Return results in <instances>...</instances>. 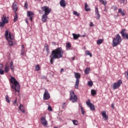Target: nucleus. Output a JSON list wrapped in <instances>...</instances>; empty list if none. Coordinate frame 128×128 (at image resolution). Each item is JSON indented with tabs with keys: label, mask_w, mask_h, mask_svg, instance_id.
I'll list each match as a JSON object with an SVG mask.
<instances>
[{
	"label": "nucleus",
	"mask_w": 128,
	"mask_h": 128,
	"mask_svg": "<svg viewBox=\"0 0 128 128\" xmlns=\"http://www.w3.org/2000/svg\"><path fill=\"white\" fill-rule=\"evenodd\" d=\"M80 108H81V112H82V116H84V114L86 112L84 111V108L82 106H80Z\"/></svg>",
	"instance_id": "2f4dec72"
},
{
	"label": "nucleus",
	"mask_w": 128,
	"mask_h": 128,
	"mask_svg": "<svg viewBox=\"0 0 128 128\" xmlns=\"http://www.w3.org/2000/svg\"><path fill=\"white\" fill-rule=\"evenodd\" d=\"M120 34H122V36L124 38L125 40H128V34L126 33V28L122 29Z\"/></svg>",
	"instance_id": "9b49d317"
},
{
	"label": "nucleus",
	"mask_w": 128,
	"mask_h": 128,
	"mask_svg": "<svg viewBox=\"0 0 128 128\" xmlns=\"http://www.w3.org/2000/svg\"><path fill=\"white\" fill-rule=\"evenodd\" d=\"M44 49L46 50L48 54H50V47L48 46V44H45Z\"/></svg>",
	"instance_id": "b1692460"
},
{
	"label": "nucleus",
	"mask_w": 128,
	"mask_h": 128,
	"mask_svg": "<svg viewBox=\"0 0 128 128\" xmlns=\"http://www.w3.org/2000/svg\"><path fill=\"white\" fill-rule=\"evenodd\" d=\"M84 10L86 12H90V8L88 6V3H85L84 4Z\"/></svg>",
	"instance_id": "4be33fe9"
},
{
	"label": "nucleus",
	"mask_w": 128,
	"mask_h": 128,
	"mask_svg": "<svg viewBox=\"0 0 128 128\" xmlns=\"http://www.w3.org/2000/svg\"><path fill=\"white\" fill-rule=\"evenodd\" d=\"M48 14H44L42 16V20L43 22H46L48 20Z\"/></svg>",
	"instance_id": "a211bd4d"
},
{
	"label": "nucleus",
	"mask_w": 128,
	"mask_h": 128,
	"mask_svg": "<svg viewBox=\"0 0 128 128\" xmlns=\"http://www.w3.org/2000/svg\"><path fill=\"white\" fill-rule=\"evenodd\" d=\"M10 82L12 84L10 85V88L13 90H15V92H20V84L16 80L13 76H12L10 80Z\"/></svg>",
	"instance_id": "f03ea898"
},
{
	"label": "nucleus",
	"mask_w": 128,
	"mask_h": 128,
	"mask_svg": "<svg viewBox=\"0 0 128 128\" xmlns=\"http://www.w3.org/2000/svg\"><path fill=\"white\" fill-rule=\"evenodd\" d=\"M41 122H42V124L43 126H48V121H46V120L44 117L41 118Z\"/></svg>",
	"instance_id": "dca6fc26"
},
{
	"label": "nucleus",
	"mask_w": 128,
	"mask_h": 128,
	"mask_svg": "<svg viewBox=\"0 0 128 128\" xmlns=\"http://www.w3.org/2000/svg\"><path fill=\"white\" fill-rule=\"evenodd\" d=\"M85 36H86V35H82V38H84Z\"/></svg>",
	"instance_id": "603ef678"
},
{
	"label": "nucleus",
	"mask_w": 128,
	"mask_h": 128,
	"mask_svg": "<svg viewBox=\"0 0 128 128\" xmlns=\"http://www.w3.org/2000/svg\"><path fill=\"white\" fill-rule=\"evenodd\" d=\"M22 50H24V44L22 45Z\"/></svg>",
	"instance_id": "09e8293b"
},
{
	"label": "nucleus",
	"mask_w": 128,
	"mask_h": 128,
	"mask_svg": "<svg viewBox=\"0 0 128 128\" xmlns=\"http://www.w3.org/2000/svg\"><path fill=\"white\" fill-rule=\"evenodd\" d=\"M19 110L22 112H23V114H24L26 112V110H24V106L20 104L19 106Z\"/></svg>",
	"instance_id": "412c9836"
},
{
	"label": "nucleus",
	"mask_w": 128,
	"mask_h": 128,
	"mask_svg": "<svg viewBox=\"0 0 128 128\" xmlns=\"http://www.w3.org/2000/svg\"><path fill=\"white\" fill-rule=\"evenodd\" d=\"M34 16V14L33 13L32 11H28L27 12V16L29 17V20H30V22H32V18Z\"/></svg>",
	"instance_id": "ddd939ff"
},
{
	"label": "nucleus",
	"mask_w": 128,
	"mask_h": 128,
	"mask_svg": "<svg viewBox=\"0 0 128 128\" xmlns=\"http://www.w3.org/2000/svg\"><path fill=\"white\" fill-rule=\"evenodd\" d=\"M85 54L86 56H90V58H92V54L88 50H86L85 52Z\"/></svg>",
	"instance_id": "cd10ccee"
},
{
	"label": "nucleus",
	"mask_w": 128,
	"mask_h": 128,
	"mask_svg": "<svg viewBox=\"0 0 128 128\" xmlns=\"http://www.w3.org/2000/svg\"><path fill=\"white\" fill-rule=\"evenodd\" d=\"M41 10L42 12H44V14L48 15L50 14V12H52V9L48 6H43L42 7H41Z\"/></svg>",
	"instance_id": "0eeeda50"
},
{
	"label": "nucleus",
	"mask_w": 128,
	"mask_h": 128,
	"mask_svg": "<svg viewBox=\"0 0 128 128\" xmlns=\"http://www.w3.org/2000/svg\"><path fill=\"white\" fill-rule=\"evenodd\" d=\"M72 122H73L75 126H78V122L76 120H73Z\"/></svg>",
	"instance_id": "ea45409f"
},
{
	"label": "nucleus",
	"mask_w": 128,
	"mask_h": 128,
	"mask_svg": "<svg viewBox=\"0 0 128 128\" xmlns=\"http://www.w3.org/2000/svg\"><path fill=\"white\" fill-rule=\"evenodd\" d=\"M74 76L76 78V82L75 84V88H78V86L80 84V73L75 72Z\"/></svg>",
	"instance_id": "39448f33"
},
{
	"label": "nucleus",
	"mask_w": 128,
	"mask_h": 128,
	"mask_svg": "<svg viewBox=\"0 0 128 128\" xmlns=\"http://www.w3.org/2000/svg\"><path fill=\"white\" fill-rule=\"evenodd\" d=\"M1 20L2 22H0V28H4L6 24H8V20L6 18V16L5 15H2Z\"/></svg>",
	"instance_id": "423d86ee"
},
{
	"label": "nucleus",
	"mask_w": 128,
	"mask_h": 128,
	"mask_svg": "<svg viewBox=\"0 0 128 128\" xmlns=\"http://www.w3.org/2000/svg\"><path fill=\"white\" fill-rule=\"evenodd\" d=\"M90 26H94V24H92V22H90Z\"/></svg>",
	"instance_id": "49530a36"
},
{
	"label": "nucleus",
	"mask_w": 128,
	"mask_h": 128,
	"mask_svg": "<svg viewBox=\"0 0 128 128\" xmlns=\"http://www.w3.org/2000/svg\"><path fill=\"white\" fill-rule=\"evenodd\" d=\"M111 106L112 108L113 109H114V104H112Z\"/></svg>",
	"instance_id": "de8ad7c7"
},
{
	"label": "nucleus",
	"mask_w": 128,
	"mask_h": 128,
	"mask_svg": "<svg viewBox=\"0 0 128 128\" xmlns=\"http://www.w3.org/2000/svg\"><path fill=\"white\" fill-rule=\"evenodd\" d=\"M50 98V95L48 94V90L45 89V91L43 96L44 100H48Z\"/></svg>",
	"instance_id": "9d476101"
},
{
	"label": "nucleus",
	"mask_w": 128,
	"mask_h": 128,
	"mask_svg": "<svg viewBox=\"0 0 128 128\" xmlns=\"http://www.w3.org/2000/svg\"><path fill=\"white\" fill-rule=\"evenodd\" d=\"M20 54L22 56H24V49H22Z\"/></svg>",
	"instance_id": "79ce46f5"
},
{
	"label": "nucleus",
	"mask_w": 128,
	"mask_h": 128,
	"mask_svg": "<svg viewBox=\"0 0 128 128\" xmlns=\"http://www.w3.org/2000/svg\"><path fill=\"white\" fill-rule=\"evenodd\" d=\"M113 8H114V12H116V10H118V7H116V6H113Z\"/></svg>",
	"instance_id": "a18cd8bd"
},
{
	"label": "nucleus",
	"mask_w": 128,
	"mask_h": 128,
	"mask_svg": "<svg viewBox=\"0 0 128 128\" xmlns=\"http://www.w3.org/2000/svg\"><path fill=\"white\" fill-rule=\"evenodd\" d=\"M18 8L16 2H14L12 6V10H14V13H17L16 12H18Z\"/></svg>",
	"instance_id": "4468645a"
},
{
	"label": "nucleus",
	"mask_w": 128,
	"mask_h": 128,
	"mask_svg": "<svg viewBox=\"0 0 128 128\" xmlns=\"http://www.w3.org/2000/svg\"><path fill=\"white\" fill-rule=\"evenodd\" d=\"M122 84V80H118L117 82L114 83L112 86L113 90H116V88H118L120 86V84Z\"/></svg>",
	"instance_id": "1a4fd4ad"
},
{
	"label": "nucleus",
	"mask_w": 128,
	"mask_h": 128,
	"mask_svg": "<svg viewBox=\"0 0 128 128\" xmlns=\"http://www.w3.org/2000/svg\"><path fill=\"white\" fill-rule=\"evenodd\" d=\"M17 103H18V98H16V100L13 102L14 106H18Z\"/></svg>",
	"instance_id": "4c0bfd02"
},
{
	"label": "nucleus",
	"mask_w": 128,
	"mask_h": 128,
	"mask_svg": "<svg viewBox=\"0 0 128 128\" xmlns=\"http://www.w3.org/2000/svg\"><path fill=\"white\" fill-rule=\"evenodd\" d=\"M73 14L74 16H80V13L77 12L76 11H74Z\"/></svg>",
	"instance_id": "58836bf2"
},
{
	"label": "nucleus",
	"mask_w": 128,
	"mask_h": 128,
	"mask_svg": "<svg viewBox=\"0 0 128 128\" xmlns=\"http://www.w3.org/2000/svg\"><path fill=\"white\" fill-rule=\"evenodd\" d=\"M54 128H58L57 127H54Z\"/></svg>",
	"instance_id": "6e6d98bb"
},
{
	"label": "nucleus",
	"mask_w": 128,
	"mask_h": 128,
	"mask_svg": "<svg viewBox=\"0 0 128 128\" xmlns=\"http://www.w3.org/2000/svg\"><path fill=\"white\" fill-rule=\"evenodd\" d=\"M70 100H72V102H76L78 100V96L74 94V92L72 90L70 92Z\"/></svg>",
	"instance_id": "6e6552de"
},
{
	"label": "nucleus",
	"mask_w": 128,
	"mask_h": 128,
	"mask_svg": "<svg viewBox=\"0 0 128 128\" xmlns=\"http://www.w3.org/2000/svg\"><path fill=\"white\" fill-rule=\"evenodd\" d=\"M6 100L7 102H8V104H10V97L8 96V95L6 94Z\"/></svg>",
	"instance_id": "c756f323"
},
{
	"label": "nucleus",
	"mask_w": 128,
	"mask_h": 128,
	"mask_svg": "<svg viewBox=\"0 0 128 128\" xmlns=\"http://www.w3.org/2000/svg\"><path fill=\"white\" fill-rule=\"evenodd\" d=\"M64 52L62 48L58 47L57 48L52 51L50 58V62L52 64H54V60H60L64 56Z\"/></svg>",
	"instance_id": "f257e3e1"
},
{
	"label": "nucleus",
	"mask_w": 128,
	"mask_h": 128,
	"mask_svg": "<svg viewBox=\"0 0 128 128\" xmlns=\"http://www.w3.org/2000/svg\"><path fill=\"white\" fill-rule=\"evenodd\" d=\"M90 68H86L84 70V72L86 74H90Z\"/></svg>",
	"instance_id": "c85d7f7f"
},
{
	"label": "nucleus",
	"mask_w": 128,
	"mask_h": 128,
	"mask_svg": "<svg viewBox=\"0 0 128 128\" xmlns=\"http://www.w3.org/2000/svg\"><path fill=\"white\" fill-rule=\"evenodd\" d=\"M88 86H92L94 85V83L92 82V81H90V82H88Z\"/></svg>",
	"instance_id": "e433bc0d"
},
{
	"label": "nucleus",
	"mask_w": 128,
	"mask_h": 128,
	"mask_svg": "<svg viewBox=\"0 0 128 128\" xmlns=\"http://www.w3.org/2000/svg\"><path fill=\"white\" fill-rule=\"evenodd\" d=\"M24 8H28V2H26L24 4Z\"/></svg>",
	"instance_id": "37998d69"
},
{
	"label": "nucleus",
	"mask_w": 128,
	"mask_h": 128,
	"mask_svg": "<svg viewBox=\"0 0 128 128\" xmlns=\"http://www.w3.org/2000/svg\"><path fill=\"white\" fill-rule=\"evenodd\" d=\"M15 16L14 17V22H16L18 20V13H14Z\"/></svg>",
	"instance_id": "72a5a7b5"
},
{
	"label": "nucleus",
	"mask_w": 128,
	"mask_h": 128,
	"mask_svg": "<svg viewBox=\"0 0 128 128\" xmlns=\"http://www.w3.org/2000/svg\"><path fill=\"white\" fill-rule=\"evenodd\" d=\"M118 12L119 14H121L122 16H126V13H124V11L123 10L122 8H119L118 9Z\"/></svg>",
	"instance_id": "393cba45"
},
{
	"label": "nucleus",
	"mask_w": 128,
	"mask_h": 128,
	"mask_svg": "<svg viewBox=\"0 0 128 128\" xmlns=\"http://www.w3.org/2000/svg\"><path fill=\"white\" fill-rule=\"evenodd\" d=\"M10 70V65L8 64V63H6L5 64V67H4V72H6V74L8 72V71Z\"/></svg>",
	"instance_id": "6ab92c4d"
},
{
	"label": "nucleus",
	"mask_w": 128,
	"mask_h": 128,
	"mask_svg": "<svg viewBox=\"0 0 128 128\" xmlns=\"http://www.w3.org/2000/svg\"><path fill=\"white\" fill-rule=\"evenodd\" d=\"M5 36L6 40H8V44L10 46H13L14 42L12 40L14 39V35L12 34V33L9 32L8 30H6L5 32Z\"/></svg>",
	"instance_id": "7ed1b4c3"
},
{
	"label": "nucleus",
	"mask_w": 128,
	"mask_h": 128,
	"mask_svg": "<svg viewBox=\"0 0 128 128\" xmlns=\"http://www.w3.org/2000/svg\"><path fill=\"white\" fill-rule=\"evenodd\" d=\"M91 94L92 96H95V94H96V90H91Z\"/></svg>",
	"instance_id": "473e14b6"
},
{
	"label": "nucleus",
	"mask_w": 128,
	"mask_h": 128,
	"mask_svg": "<svg viewBox=\"0 0 128 128\" xmlns=\"http://www.w3.org/2000/svg\"><path fill=\"white\" fill-rule=\"evenodd\" d=\"M60 4L62 8H66V0H60Z\"/></svg>",
	"instance_id": "f3484780"
},
{
	"label": "nucleus",
	"mask_w": 128,
	"mask_h": 128,
	"mask_svg": "<svg viewBox=\"0 0 128 128\" xmlns=\"http://www.w3.org/2000/svg\"><path fill=\"white\" fill-rule=\"evenodd\" d=\"M64 104H66V102H64Z\"/></svg>",
	"instance_id": "5fc2aeb1"
},
{
	"label": "nucleus",
	"mask_w": 128,
	"mask_h": 128,
	"mask_svg": "<svg viewBox=\"0 0 128 128\" xmlns=\"http://www.w3.org/2000/svg\"><path fill=\"white\" fill-rule=\"evenodd\" d=\"M64 72V69H63V68H62V69H61V72Z\"/></svg>",
	"instance_id": "864d4df0"
},
{
	"label": "nucleus",
	"mask_w": 128,
	"mask_h": 128,
	"mask_svg": "<svg viewBox=\"0 0 128 128\" xmlns=\"http://www.w3.org/2000/svg\"><path fill=\"white\" fill-rule=\"evenodd\" d=\"M102 118H104V120H106L108 118V116L106 115V111H102Z\"/></svg>",
	"instance_id": "aec40b11"
},
{
	"label": "nucleus",
	"mask_w": 128,
	"mask_h": 128,
	"mask_svg": "<svg viewBox=\"0 0 128 128\" xmlns=\"http://www.w3.org/2000/svg\"><path fill=\"white\" fill-rule=\"evenodd\" d=\"M95 14L96 15V18L97 20H100V14L99 12H98V8L97 6L95 7Z\"/></svg>",
	"instance_id": "2eb2a0df"
},
{
	"label": "nucleus",
	"mask_w": 128,
	"mask_h": 128,
	"mask_svg": "<svg viewBox=\"0 0 128 128\" xmlns=\"http://www.w3.org/2000/svg\"><path fill=\"white\" fill-rule=\"evenodd\" d=\"M9 66L12 72L14 70V62H10V66Z\"/></svg>",
	"instance_id": "bb28decb"
},
{
	"label": "nucleus",
	"mask_w": 128,
	"mask_h": 128,
	"mask_svg": "<svg viewBox=\"0 0 128 128\" xmlns=\"http://www.w3.org/2000/svg\"><path fill=\"white\" fill-rule=\"evenodd\" d=\"M86 104L90 108L91 110H96V108H94V105L92 104V102H90V100H88V101L86 102Z\"/></svg>",
	"instance_id": "f8f14e48"
},
{
	"label": "nucleus",
	"mask_w": 128,
	"mask_h": 128,
	"mask_svg": "<svg viewBox=\"0 0 128 128\" xmlns=\"http://www.w3.org/2000/svg\"><path fill=\"white\" fill-rule=\"evenodd\" d=\"M48 110H50V112H52V106H48Z\"/></svg>",
	"instance_id": "c03bdc74"
},
{
	"label": "nucleus",
	"mask_w": 128,
	"mask_h": 128,
	"mask_svg": "<svg viewBox=\"0 0 128 128\" xmlns=\"http://www.w3.org/2000/svg\"><path fill=\"white\" fill-rule=\"evenodd\" d=\"M120 42H122V37L119 34H117L116 35L115 38L112 40V46L114 48V46H118Z\"/></svg>",
	"instance_id": "20e7f679"
},
{
	"label": "nucleus",
	"mask_w": 128,
	"mask_h": 128,
	"mask_svg": "<svg viewBox=\"0 0 128 128\" xmlns=\"http://www.w3.org/2000/svg\"><path fill=\"white\" fill-rule=\"evenodd\" d=\"M99 0V2H100L102 4H104V6L106 5V2H104V0Z\"/></svg>",
	"instance_id": "f704fd0d"
},
{
	"label": "nucleus",
	"mask_w": 128,
	"mask_h": 128,
	"mask_svg": "<svg viewBox=\"0 0 128 128\" xmlns=\"http://www.w3.org/2000/svg\"><path fill=\"white\" fill-rule=\"evenodd\" d=\"M0 74H4V70L2 68L0 69Z\"/></svg>",
	"instance_id": "a19ab883"
},
{
	"label": "nucleus",
	"mask_w": 128,
	"mask_h": 128,
	"mask_svg": "<svg viewBox=\"0 0 128 128\" xmlns=\"http://www.w3.org/2000/svg\"><path fill=\"white\" fill-rule=\"evenodd\" d=\"M103 42H104V39H100L98 40L97 44L98 45L102 44Z\"/></svg>",
	"instance_id": "7c9ffc66"
},
{
	"label": "nucleus",
	"mask_w": 128,
	"mask_h": 128,
	"mask_svg": "<svg viewBox=\"0 0 128 128\" xmlns=\"http://www.w3.org/2000/svg\"><path fill=\"white\" fill-rule=\"evenodd\" d=\"M74 40H78V38H80V34H72Z\"/></svg>",
	"instance_id": "5701e85b"
},
{
	"label": "nucleus",
	"mask_w": 128,
	"mask_h": 128,
	"mask_svg": "<svg viewBox=\"0 0 128 128\" xmlns=\"http://www.w3.org/2000/svg\"><path fill=\"white\" fill-rule=\"evenodd\" d=\"M71 48L72 45L70 44V43L68 42L66 44V48L67 50H70Z\"/></svg>",
	"instance_id": "a878e982"
},
{
	"label": "nucleus",
	"mask_w": 128,
	"mask_h": 128,
	"mask_svg": "<svg viewBox=\"0 0 128 128\" xmlns=\"http://www.w3.org/2000/svg\"><path fill=\"white\" fill-rule=\"evenodd\" d=\"M0 68H2V64H0Z\"/></svg>",
	"instance_id": "3c124183"
},
{
	"label": "nucleus",
	"mask_w": 128,
	"mask_h": 128,
	"mask_svg": "<svg viewBox=\"0 0 128 128\" xmlns=\"http://www.w3.org/2000/svg\"><path fill=\"white\" fill-rule=\"evenodd\" d=\"M25 22L26 24H28V18L26 19Z\"/></svg>",
	"instance_id": "8fccbe9b"
},
{
	"label": "nucleus",
	"mask_w": 128,
	"mask_h": 128,
	"mask_svg": "<svg viewBox=\"0 0 128 128\" xmlns=\"http://www.w3.org/2000/svg\"><path fill=\"white\" fill-rule=\"evenodd\" d=\"M40 68V65L37 64L35 66L36 70L38 71Z\"/></svg>",
	"instance_id": "c9c22d12"
}]
</instances>
